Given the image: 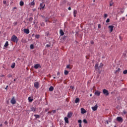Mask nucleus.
Here are the masks:
<instances>
[{
	"mask_svg": "<svg viewBox=\"0 0 127 127\" xmlns=\"http://www.w3.org/2000/svg\"><path fill=\"white\" fill-rule=\"evenodd\" d=\"M11 41H13V42H17V40H18L17 37L15 35H13L11 37Z\"/></svg>",
	"mask_w": 127,
	"mask_h": 127,
	"instance_id": "nucleus-1",
	"label": "nucleus"
},
{
	"mask_svg": "<svg viewBox=\"0 0 127 127\" xmlns=\"http://www.w3.org/2000/svg\"><path fill=\"white\" fill-rule=\"evenodd\" d=\"M99 66V64H96L95 65V68L96 69H98L99 70L100 69V68H102V67H103V66H104V64H100V65Z\"/></svg>",
	"mask_w": 127,
	"mask_h": 127,
	"instance_id": "nucleus-2",
	"label": "nucleus"
},
{
	"mask_svg": "<svg viewBox=\"0 0 127 127\" xmlns=\"http://www.w3.org/2000/svg\"><path fill=\"white\" fill-rule=\"evenodd\" d=\"M103 93L105 96H109V91H108L107 89H104L103 90Z\"/></svg>",
	"mask_w": 127,
	"mask_h": 127,
	"instance_id": "nucleus-3",
	"label": "nucleus"
},
{
	"mask_svg": "<svg viewBox=\"0 0 127 127\" xmlns=\"http://www.w3.org/2000/svg\"><path fill=\"white\" fill-rule=\"evenodd\" d=\"M34 87L36 89H38L39 88V83L38 82H35L34 83Z\"/></svg>",
	"mask_w": 127,
	"mask_h": 127,
	"instance_id": "nucleus-4",
	"label": "nucleus"
},
{
	"mask_svg": "<svg viewBox=\"0 0 127 127\" xmlns=\"http://www.w3.org/2000/svg\"><path fill=\"white\" fill-rule=\"evenodd\" d=\"M34 68L35 69H38V68H41V66L40 64H36L34 65Z\"/></svg>",
	"mask_w": 127,
	"mask_h": 127,
	"instance_id": "nucleus-5",
	"label": "nucleus"
},
{
	"mask_svg": "<svg viewBox=\"0 0 127 127\" xmlns=\"http://www.w3.org/2000/svg\"><path fill=\"white\" fill-rule=\"evenodd\" d=\"M91 108L92 110H93L94 111H97V110H98V105H96L95 106L92 107Z\"/></svg>",
	"mask_w": 127,
	"mask_h": 127,
	"instance_id": "nucleus-6",
	"label": "nucleus"
},
{
	"mask_svg": "<svg viewBox=\"0 0 127 127\" xmlns=\"http://www.w3.org/2000/svg\"><path fill=\"white\" fill-rule=\"evenodd\" d=\"M117 120L118 121V122H123V118L121 117H118L117 118Z\"/></svg>",
	"mask_w": 127,
	"mask_h": 127,
	"instance_id": "nucleus-7",
	"label": "nucleus"
},
{
	"mask_svg": "<svg viewBox=\"0 0 127 127\" xmlns=\"http://www.w3.org/2000/svg\"><path fill=\"white\" fill-rule=\"evenodd\" d=\"M11 103L13 104L14 105L15 103H16V101H15V99H14V97H13L11 100Z\"/></svg>",
	"mask_w": 127,
	"mask_h": 127,
	"instance_id": "nucleus-8",
	"label": "nucleus"
},
{
	"mask_svg": "<svg viewBox=\"0 0 127 127\" xmlns=\"http://www.w3.org/2000/svg\"><path fill=\"white\" fill-rule=\"evenodd\" d=\"M72 115H73V113H72V112H69L67 114V118L68 119H70V118H71V117H72Z\"/></svg>",
	"mask_w": 127,
	"mask_h": 127,
	"instance_id": "nucleus-9",
	"label": "nucleus"
},
{
	"mask_svg": "<svg viewBox=\"0 0 127 127\" xmlns=\"http://www.w3.org/2000/svg\"><path fill=\"white\" fill-rule=\"evenodd\" d=\"M108 28H109V29H110L111 32H113V30H114V26L113 25L109 26Z\"/></svg>",
	"mask_w": 127,
	"mask_h": 127,
	"instance_id": "nucleus-10",
	"label": "nucleus"
},
{
	"mask_svg": "<svg viewBox=\"0 0 127 127\" xmlns=\"http://www.w3.org/2000/svg\"><path fill=\"white\" fill-rule=\"evenodd\" d=\"M40 9H41V8H44L45 7V4H43V3H41L40 4Z\"/></svg>",
	"mask_w": 127,
	"mask_h": 127,
	"instance_id": "nucleus-11",
	"label": "nucleus"
},
{
	"mask_svg": "<svg viewBox=\"0 0 127 127\" xmlns=\"http://www.w3.org/2000/svg\"><path fill=\"white\" fill-rule=\"evenodd\" d=\"M81 114H86L87 111H86L84 108H81Z\"/></svg>",
	"mask_w": 127,
	"mask_h": 127,
	"instance_id": "nucleus-12",
	"label": "nucleus"
},
{
	"mask_svg": "<svg viewBox=\"0 0 127 127\" xmlns=\"http://www.w3.org/2000/svg\"><path fill=\"white\" fill-rule=\"evenodd\" d=\"M24 32L25 33H26L27 34H29V30H28V29H24Z\"/></svg>",
	"mask_w": 127,
	"mask_h": 127,
	"instance_id": "nucleus-13",
	"label": "nucleus"
},
{
	"mask_svg": "<svg viewBox=\"0 0 127 127\" xmlns=\"http://www.w3.org/2000/svg\"><path fill=\"white\" fill-rule=\"evenodd\" d=\"M94 94L96 95V96H100V95H101V92L97 91L95 92Z\"/></svg>",
	"mask_w": 127,
	"mask_h": 127,
	"instance_id": "nucleus-14",
	"label": "nucleus"
},
{
	"mask_svg": "<svg viewBox=\"0 0 127 127\" xmlns=\"http://www.w3.org/2000/svg\"><path fill=\"white\" fill-rule=\"evenodd\" d=\"M64 121L66 124H69V120H68V118L65 117L64 118Z\"/></svg>",
	"mask_w": 127,
	"mask_h": 127,
	"instance_id": "nucleus-15",
	"label": "nucleus"
},
{
	"mask_svg": "<svg viewBox=\"0 0 127 127\" xmlns=\"http://www.w3.org/2000/svg\"><path fill=\"white\" fill-rule=\"evenodd\" d=\"M36 111V108H35V107H32L31 108V111L35 112Z\"/></svg>",
	"mask_w": 127,
	"mask_h": 127,
	"instance_id": "nucleus-16",
	"label": "nucleus"
},
{
	"mask_svg": "<svg viewBox=\"0 0 127 127\" xmlns=\"http://www.w3.org/2000/svg\"><path fill=\"white\" fill-rule=\"evenodd\" d=\"M77 14V10H74L73 11V16L74 17H76V15Z\"/></svg>",
	"mask_w": 127,
	"mask_h": 127,
	"instance_id": "nucleus-17",
	"label": "nucleus"
},
{
	"mask_svg": "<svg viewBox=\"0 0 127 127\" xmlns=\"http://www.w3.org/2000/svg\"><path fill=\"white\" fill-rule=\"evenodd\" d=\"M60 33L62 36H63V35H64V32H63V30H60Z\"/></svg>",
	"mask_w": 127,
	"mask_h": 127,
	"instance_id": "nucleus-18",
	"label": "nucleus"
},
{
	"mask_svg": "<svg viewBox=\"0 0 127 127\" xmlns=\"http://www.w3.org/2000/svg\"><path fill=\"white\" fill-rule=\"evenodd\" d=\"M49 91H50V92H52V91H53V90H54V87H53V86H51L49 89Z\"/></svg>",
	"mask_w": 127,
	"mask_h": 127,
	"instance_id": "nucleus-19",
	"label": "nucleus"
},
{
	"mask_svg": "<svg viewBox=\"0 0 127 127\" xmlns=\"http://www.w3.org/2000/svg\"><path fill=\"white\" fill-rule=\"evenodd\" d=\"M28 100L29 102H30V103H31V102H32V101H33V99H32V98H31V97H29L28 98Z\"/></svg>",
	"mask_w": 127,
	"mask_h": 127,
	"instance_id": "nucleus-20",
	"label": "nucleus"
},
{
	"mask_svg": "<svg viewBox=\"0 0 127 127\" xmlns=\"http://www.w3.org/2000/svg\"><path fill=\"white\" fill-rule=\"evenodd\" d=\"M14 67H15V64L14 63H13L11 65V67H12V69H13V68H14Z\"/></svg>",
	"mask_w": 127,
	"mask_h": 127,
	"instance_id": "nucleus-21",
	"label": "nucleus"
},
{
	"mask_svg": "<svg viewBox=\"0 0 127 127\" xmlns=\"http://www.w3.org/2000/svg\"><path fill=\"white\" fill-rule=\"evenodd\" d=\"M8 46V42L6 41L4 45V47H7Z\"/></svg>",
	"mask_w": 127,
	"mask_h": 127,
	"instance_id": "nucleus-22",
	"label": "nucleus"
},
{
	"mask_svg": "<svg viewBox=\"0 0 127 127\" xmlns=\"http://www.w3.org/2000/svg\"><path fill=\"white\" fill-rule=\"evenodd\" d=\"M34 117L35 118H36V119H39V118H40V116L39 115H34Z\"/></svg>",
	"mask_w": 127,
	"mask_h": 127,
	"instance_id": "nucleus-23",
	"label": "nucleus"
},
{
	"mask_svg": "<svg viewBox=\"0 0 127 127\" xmlns=\"http://www.w3.org/2000/svg\"><path fill=\"white\" fill-rule=\"evenodd\" d=\"M24 4V2H23L22 1H20V6H22Z\"/></svg>",
	"mask_w": 127,
	"mask_h": 127,
	"instance_id": "nucleus-24",
	"label": "nucleus"
},
{
	"mask_svg": "<svg viewBox=\"0 0 127 127\" xmlns=\"http://www.w3.org/2000/svg\"><path fill=\"white\" fill-rule=\"evenodd\" d=\"M79 98H76V99H75V103H76V104H77V103H79Z\"/></svg>",
	"mask_w": 127,
	"mask_h": 127,
	"instance_id": "nucleus-25",
	"label": "nucleus"
},
{
	"mask_svg": "<svg viewBox=\"0 0 127 127\" xmlns=\"http://www.w3.org/2000/svg\"><path fill=\"white\" fill-rule=\"evenodd\" d=\"M69 74V71L67 70H64V75H68Z\"/></svg>",
	"mask_w": 127,
	"mask_h": 127,
	"instance_id": "nucleus-26",
	"label": "nucleus"
},
{
	"mask_svg": "<svg viewBox=\"0 0 127 127\" xmlns=\"http://www.w3.org/2000/svg\"><path fill=\"white\" fill-rule=\"evenodd\" d=\"M34 48V46L33 45V44H31L30 45V49H33Z\"/></svg>",
	"mask_w": 127,
	"mask_h": 127,
	"instance_id": "nucleus-27",
	"label": "nucleus"
},
{
	"mask_svg": "<svg viewBox=\"0 0 127 127\" xmlns=\"http://www.w3.org/2000/svg\"><path fill=\"white\" fill-rule=\"evenodd\" d=\"M30 4H31V5H34V4H35V3H34V1H33L32 2H31L30 3Z\"/></svg>",
	"mask_w": 127,
	"mask_h": 127,
	"instance_id": "nucleus-28",
	"label": "nucleus"
},
{
	"mask_svg": "<svg viewBox=\"0 0 127 127\" xmlns=\"http://www.w3.org/2000/svg\"><path fill=\"white\" fill-rule=\"evenodd\" d=\"M83 123H84V124H87L88 122H87V120L84 119Z\"/></svg>",
	"mask_w": 127,
	"mask_h": 127,
	"instance_id": "nucleus-29",
	"label": "nucleus"
},
{
	"mask_svg": "<svg viewBox=\"0 0 127 127\" xmlns=\"http://www.w3.org/2000/svg\"><path fill=\"white\" fill-rule=\"evenodd\" d=\"M123 74H127V70H125L123 71Z\"/></svg>",
	"mask_w": 127,
	"mask_h": 127,
	"instance_id": "nucleus-30",
	"label": "nucleus"
},
{
	"mask_svg": "<svg viewBox=\"0 0 127 127\" xmlns=\"http://www.w3.org/2000/svg\"><path fill=\"white\" fill-rule=\"evenodd\" d=\"M110 22V19H109V18H108V19L106 20V22L107 23H108V22Z\"/></svg>",
	"mask_w": 127,
	"mask_h": 127,
	"instance_id": "nucleus-31",
	"label": "nucleus"
},
{
	"mask_svg": "<svg viewBox=\"0 0 127 127\" xmlns=\"http://www.w3.org/2000/svg\"><path fill=\"white\" fill-rule=\"evenodd\" d=\"M39 37H40V36L39 35H36V38H37V39H38V38H39Z\"/></svg>",
	"mask_w": 127,
	"mask_h": 127,
	"instance_id": "nucleus-32",
	"label": "nucleus"
},
{
	"mask_svg": "<svg viewBox=\"0 0 127 127\" xmlns=\"http://www.w3.org/2000/svg\"><path fill=\"white\" fill-rule=\"evenodd\" d=\"M78 123H79V124H82V120H79L78 121Z\"/></svg>",
	"mask_w": 127,
	"mask_h": 127,
	"instance_id": "nucleus-33",
	"label": "nucleus"
},
{
	"mask_svg": "<svg viewBox=\"0 0 127 127\" xmlns=\"http://www.w3.org/2000/svg\"><path fill=\"white\" fill-rule=\"evenodd\" d=\"M52 113H53V114H55V113H56V110H53V111H52Z\"/></svg>",
	"mask_w": 127,
	"mask_h": 127,
	"instance_id": "nucleus-34",
	"label": "nucleus"
},
{
	"mask_svg": "<svg viewBox=\"0 0 127 127\" xmlns=\"http://www.w3.org/2000/svg\"><path fill=\"white\" fill-rule=\"evenodd\" d=\"M107 17H108V15L107 14H104V18H107Z\"/></svg>",
	"mask_w": 127,
	"mask_h": 127,
	"instance_id": "nucleus-35",
	"label": "nucleus"
},
{
	"mask_svg": "<svg viewBox=\"0 0 127 127\" xmlns=\"http://www.w3.org/2000/svg\"><path fill=\"white\" fill-rule=\"evenodd\" d=\"M66 68H67V69H71V68H70V65H67L66 66Z\"/></svg>",
	"mask_w": 127,
	"mask_h": 127,
	"instance_id": "nucleus-36",
	"label": "nucleus"
},
{
	"mask_svg": "<svg viewBox=\"0 0 127 127\" xmlns=\"http://www.w3.org/2000/svg\"><path fill=\"white\" fill-rule=\"evenodd\" d=\"M48 111H49V109H48V108L46 109L45 110V111L46 112H48Z\"/></svg>",
	"mask_w": 127,
	"mask_h": 127,
	"instance_id": "nucleus-37",
	"label": "nucleus"
},
{
	"mask_svg": "<svg viewBox=\"0 0 127 127\" xmlns=\"http://www.w3.org/2000/svg\"><path fill=\"white\" fill-rule=\"evenodd\" d=\"M123 113L124 114V115H126V114H127V111H126V110H124Z\"/></svg>",
	"mask_w": 127,
	"mask_h": 127,
	"instance_id": "nucleus-38",
	"label": "nucleus"
},
{
	"mask_svg": "<svg viewBox=\"0 0 127 127\" xmlns=\"http://www.w3.org/2000/svg\"><path fill=\"white\" fill-rule=\"evenodd\" d=\"M113 4H114L113 3L110 2V6H113Z\"/></svg>",
	"mask_w": 127,
	"mask_h": 127,
	"instance_id": "nucleus-39",
	"label": "nucleus"
},
{
	"mask_svg": "<svg viewBox=\"0 0 127 127\" xmlns=\"http://www.w3.org/2000/svg\"><path fill=\"white\" fill-rule=\"evenodd\" d=\"M14 25H16L17 24V22H14L13 23Z\"/></svg>",
	"mask_w": 127,
	"mask_h": 127,
	"instance_id": "nucleus-40",
	"label": "nucleus"
},
{
	"mask_svg": "<svg viewBox=\"0 0 127 127\" xmlns=\"http://www.w3.org/2000/svg\"><path fill=\"white\" fill-rule=\"evenodd\" d=\"M121 19H122V20H125V19H126V18H125V17H123L121 18Z\"/></svg>",
	"mask_w": 127,
	"mask_h": 127,
	"instance_id": "nucleus-41",
	"label": "nucleus"
},
{
	"mask_svg": "<svg viewBox=\"0 0 127 127\" xmlns=\"http://www.w3.org/2000/svg\"><path fill=\"white\" fill-rule=\"evenodd\" d=\"M3 4H5V3H6V1L3 0Z\"/></svg>",
	"mask_w": 127,
	"mask_h": 127,
	"instance_id": "nucleus-42",
	"label": "nucleus"
},
{
	"mask_svg": "<svg viewBox=\"0 0 127 127\" xmlns=\"http://www.w3.org/2000/svg\"><path fill=\"white\" fill-rule=\"evenodd\" d=\"M98 28H101V24H98Z\"/></svg>",
	"mask_w": 127,
	"mask_h": 127,
	"instance_id": "nucleus-43",
	"label": "nucleus"
},
{
	"mask_svg": "<svg viewBox=\"0 0 127 127\" xmlns=\"http://www.w3.org/2000/svg\"><path fill=\"white\" fill-rule=\"evenodd\" d=\"M120 71H121V69L118 68V69L116 70V72H120Z\"/></svg>",
	"mask_w": 127,
	"mask_h": 127,
	"instance_id": "nucleus-44",
	"label": "nucleus"
},
{
	"mask_svg": "<svg viewBox=\"0 0 127 127\" xmlns=\"http://www.w3.org/2000/svg\"><path fill=\"white\" fill-rule=\"evenodd\" d=\"M4 125H7V121H5L4 123Z\"/></svg>",
	"mask_w": 127,
	"mask_h": 127,
	"instance_id": "nucleus-45",
	"label": "nucleus"
},
{
	"mask_svg": "<svg viewBox=\"0 0 127 127\" xmlns=\"http://www.w3.org/2000/svg\"><path fill=\"white\" fill-rule=\"evenodd\" d=\"M8 88V85H7L6 87L5 88V90H6Z\"/></svg>",
	"mask_w": 127,
	"mask_h": 127,
	"instance_id": "nucleus-46",
	"label": "nucleus"
},
{
	"mask_svg": "<svg viewBox=\"0 0 127 127\" xmlns=\"http://www.w3.org/2000/svg\"><path fill=\"white\" fill-rule=\"evenodd\" d=\"M46 47H50V45H47Z\"/></svg>",
	"mask_w": 127,
	"mask_h": 127,
	"instance_id": "nucleus-47",
	"label": "nucleus"
},
{
	"mask_svg": "<svg viewBox=\"0 0 127 127\" xmlns=\"http://www.w3.org/2000/svg\"><path fill=\"white\" fill-rule=\"evenodd\" d=\"M57 75H58V76H59V75H60V72H58V73H57Z\"/></svg>",
	"mask_w": 127,
	"mask_h": 127,
	"instance_id": "nucleus-48",
	"label": "nucleus"
},
{
	"mask_svg": "<svg viewBox=\"0 0 127 127\" xmlns=\"http://www.w3.org/2000/svg\"><path fill=\"white\" fill-rule=\"evenodd\" d=\"M68 10H71V7H69L68 8Z\"/></svg>",
	"mask_w": 127,
	"mask_h": 127,
	"instance_id": "nucleus-49",
	"label": "nucleus"
},
{
	"mask_svg": "<svg viewBox=\"0 0 127 127\" xmlns=\"http://www.w3.org/2000/svg\"><path fill=\"white\" fill-rule=\"evenodd\" d=\"M79 127H82V125H81V124H79Z\"/></svg>",
	"mask_w": 127,
	"mask_h": 127,
	"instance_id": "nucleus-50",
	"label": "nucleus"
},
{
	"mask_svg": "<svg viewBox=\"0 0 127 127\" xmlns=\"http://www.w3.org/2000/svg\"><path fill=\"white\" fill-rule=\"evenodd\" d=\"M8 77L9 78L11 77V75H8Z\"/></svg>",
	"mask_w": 127,
	"mask_h": 127,
	"instance_id": "nucleus-51",
	"label": "nucleus"
},
{
	"mask_svg": "<svg viewBox=\"0 0 127 127\" xmlns=\"http://www.w3.org/2000/svg\"><path fill=\"white\" fill-rule=\"evenodd\" d=\"M106 124H107V125H109V122L108 121H106Z\"/></svg>",
	"mask_w": 127,
	"mask_h": 127,
	"instance_id": "nucleus-52",
	"label": "nucleus"
},
{
	"mask_svg": "<svg viewBox=\"0 0 127 127\" xmlns=\"http://www.w3.org/2000/svg\"><path fill=\"white\" fill-rule=\"evenodd\" d=\"M91 44H94V42L91 41Z\"/></svg>",
	"mask_w": 127,
	"mask_h": 127,
	"instance_id": "nucleus-53",
	"label": "nucleus"
},
{
	"mask_svg": "<svg viewBox=\"0 0 127 127\" xmlns=\"http://www.w3.org/2000/svg\"><path fill=\"white\" fill-rule=\"evenodd\" d=\"M32 19H33V18H31H31H30V20H31H31H32Z\"/></svg>",
	"mask_w": 127,
	"mask_h": 127,
	"instance_id": "nucleus-54",
	"label": "nucleus"
},
{
	"mask_svg": "<svg viewBox=\"0 0 127 127\" xmlns=\"http://www.w3.org/2000/svg\"><path fill=\"white\" fill-rule=\"evenodd\" d=\"M0 127H2V124H0Z\"/></svg>",
	"mask_w": 127,
	"mask_h": 127,
	"instance_id": "nucleus-55",
	"label": "nucleus"
},
{
	"mask_svg": "<svg viewBox=\"0 0 127 127\" xmlns=\"http://www.w3.org/2000/svg\"><path fill=\"white\" fill-rule=\"evenodd\" d=\"M48 114H51V112H48Z\"/></svg>",
	"mask_w": 127,
	"mask_h": 127,
	"instance_id": "nucleus-56",
	"label": "nucleus"
},
{
	"mask_svg": "<svg viewBox=\"0 0 127 127\" xmlns=\"http://www.w3.org/2000/svg\"><path fill=\"white\" fill-rule=\"evenodd\" d=\"M16 7H14L13 8L14 9H16Z\"/></svg>",
	"mask_w": 127,
	"mask_h": 127,
	"instance_id": "nucleus-57",
	"label": "nucleus"
},
{
	"mask_svg": "<svg viewBox=\"0 0 127 127\" xmlns=\"http://www.w3.org/2000/svg\"><path fill=\"white\" fill-rule=\"evenodd\" d=\"M54 79H56V77H54Z\"/></svg>",
	"mask_w": 127,
	"mask_h": 127,
	"instance_id": "nucleus-58",
	"label": "nucleus"
},
{
	"mask_svg": "<svg viewBox=\"0 0 127 127\" xmlns=\"http://www.w3.org/2000/svg\"><path fill=\"white\" fill-rule=\"evenodd\" d=\"M90 97H92V94H90Z\"/></svg>",
	"mask_w": 127,
	"mask_h": 127,
	"instance_id": "nucleus-59",
	"label": "nucleus"
},
{
	"mask_svg": "<svg viewBox=\"0 0 127 127\" xmlns=\"http://www.w3.org/2000/svg\"><path fill=\"white\" fill-rule=\"evenodd\" d=\"M14 81L15 82V79H14Z\"/></svg>",
	"mask_w": 127,
	"mask_h": 127,
	"instance_id": "nucleus-60",
	"label": "nucleus"
},
{
	"mask_svg": "<svg viewBox=\"0 0 127 127\" xmlns=\"http://www.w3.org/2000/svg\"><path fill=\"white\" fill-rule=\"evenodd\" d=\"M46 21H48V20H46Z\"/></svg>",
	"mask_w": 127,
	"mask_h": 127,
	"instance_id": "nucleus-61",
	"label": "nucleus"
},
{
	"mask_svg": "<svg viewBox=\"0 0 127 127\" xmlns=\"http://www.w3.org/2000/svg\"><path fill=\"white\" fill-rule=\"evenodd\" d=\"M74 87H72V89H73Z\"/></svg>",
	"mask_w": 127,
	"mask_h": 127,
	"instance_id": "nucleus-62",
	"label": "nucleus"
},
{
	"mask_svg": "<svg viewBox=\"0 0 127 127\" xmlns=\"http://www.w3.org/2000/svg\"><path fill=\"white\" fill-rule=\"evenodd\" d=\"M126 16H127V14L126 15Z\"/></svg>",
	"mask_w": 127,
	"mask_h": 127,
	"instance_id": "nucleus-63",
	"label": "nucleus"
},
{
	"mask_svg": "<svg viewBox=\"0 0 127 127\" xmlns=\"http://www.w3.org/2000/svg\"><path fill=\"white\" fill-rule=\"evenodd\" d=\"M114 127H117L115 126Z\"/></svg>",
	"mask_w": 127,
	"mask_h": 127,
	"instance_id": "nucleus-64",
	"label": "nucleus"
}]
</instances>
